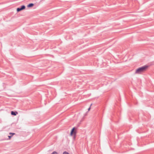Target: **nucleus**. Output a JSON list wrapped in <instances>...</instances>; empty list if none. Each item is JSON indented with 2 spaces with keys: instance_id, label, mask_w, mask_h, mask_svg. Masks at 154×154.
Wrapping results in <instances>:
<instances>
[{
  "instance_id": "f257e3e1",
  "label": "nucleus",
  "mask_w": 154,
  "mask_h": 154,
  "mask_svg": "<svg viewBox=\"0 0 154 154\" xmlns=\"http://www.w3.org/2000/svg\"><path fill=\"white\" fill-rule=\"evenodd\" d=\"M148 67V66L147 65H145L140 67L136 70L135 73L137 74H140L141 72L146 70Z\"/></svg>"
},
{
  "instance_id": "f03ea898",
  "label": "nucleus",
  "mask_w": 154,
  "mask_h": 154,
  "mask_svg": "<svg viewBox=\"0 0 154 154\" xmlns=\"http://www.w3.org/2000/svg\"><path fill=\"white\" fill-rule=\"evenodd\" d=\"M76 128L74 127H73L71 130L70 132V135L72 136L74 135V138L75 139L76 136Z\"/></svg>"
},
{
  "instance_id": "7ed1b4c3",
  "label": "nucleus",
  "mask_w": 154,
  "mask_h": 154,
  "mask_svg": "<svg viewBox=\"0 0 154 154\" xmlns=\"http://www.w3.org/2000/svg\"><path fill=\"white\" fill-rule=\"evenodd\" d=\"M25 6L24 5H23L21 6L20 7L18 8L17 9V12H19L22 10L25 9Z\"/></svg>"
},
{
  "instance_id": "20e7f679",
  "label": "nucleus",
  "mask_w": 154,
  "mask_h": 154,
  "mask_svg": "<svg viewBox=\"0 0 154 154\" xmlns=\"http://www.w3.org/2000/svg\"><path fill=\"white\" fill-rule=\"evenodd\" d=\"M18 114V112L17 111H12L11 114L12 115L16 116Z\"/></svg>"
},
{
  "instance_id": "39448f33",
  "label": "nucleus",
  "mask_w": 154,
  "mask_h": 154,
  "mask_svg": "<svg viewBox=\"0 0 154 154\" xmlns=\"http://www.w3.org/2000/svg\"><path fill=\"white\" fill-rule=\"evenodd\" d=\"M34 5V4L32 3H29L27 5V7L28 8H31L33 7Z\"/></svg>"
},
{
  "instance_id": "423d86ee",
  "label": "nucleus",
  "mask_w": 154,
  "mask_h": 154,
  "mask_svg": "<svg viewBox=\"0 0 154 154\" xmlns=\"http://www.w3.org/2000/svg\"><path fill=\"white\" fill-rule=\"evenodd\" d=\"M15 133H11V132H10L9 133V134H12V135H11V136H8V137L9 138V139H10L13 136V135L14 134H15Z\"/></svg>"
},
{
  "instance_id": "0eeeda50",
  "label": "nucleus",
  "mask_w": 154,
  "mask_h": 154,
  "mask_svg": "<svg viewBox=\"0 0 154 154\" xmlns=\"http://www.w3.org/2000/svg\"><path fill=\"white\" fill-rule=\"evenodd\" d=\"M51 154H57V152L56 151H54Z\"/></svg>"
},
{
  "instance_id": "6e6552de",
  "label": "nucleus",
  "mask_w": 154,
  "mask_h": 154,
  "mask_svg": "<svg viewBox=\"0 0 154 154\" xmlns=\"http://www.w3.org/2000/svg\"><path fill=\"white\" fill-rule=\"evenodd\" d=\"M63 154H69L68 152H67L65 151L63 152Z\"/></svg>"
},
{
  "instance_id": "1a4fd4ad",
  "label": "nucleus",
  "mask_w": 154,
  "mask_h": 154,
  "mask_svg": "<svg viewBox=\"0 0 154 154\" xmlns=\"http://www.w3.org/2000/svg\"><path fill=\"white\" fill-rule=\"evenodd\" d=\"M92 104H91V105H90V107L88 108V111H89V110H90V109H91V106L92 105Z\"/></svg>"
}]
</instances>
